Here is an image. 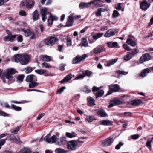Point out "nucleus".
Segmentation results:
<instances>
[{
    "mask_svg": "<svg viewBox=\"0 0 153 153\" xmlns=\"http://www.w3.org/2000/svg\"><path fill=\"white\" fill-rule=\"evenodd\" d=\"M101 88V87L100 88H97L96 86H94L92 88V91L93 92H94L98 91L97 92L96 94V98L97 99L99 97H102L104 94V91L102 90H101L99 91V89Z\"/></svg>",
    "mask_w": 153,
    "mask_h": 153,
    "instance_id": "obj_6",
    "label": "nucleus"
},
{
    "mask_svg": "<svg viewBox=\"0 0 153 153\" xmlns=\"http://www.w3.org/2000/svg\"><path fill=\"white\" fill-rule=\"evenodd\" d=\"M104 34L102 33H99L96 35L93 36L92 38L93 39L95 40H97L98 38L102 37L103 35Z\"/></svg>",
    "mask_w": 153,
    "mask_h": 153,
    "instance_id": "obj_34",
    "label": "nucleus"
},
{
    "mask_svg": "<svg viewBox=\"0 0 153 153\" xmlns=\"http://www.w3.org/2000/svg\"><path fill=\"white\" fill-rule=\"evenodd\" d=\"M124 143L121 142H119L118 144L115 147V149L117 150H119L120 149V147L123 145Z\"/></svg>",
    "mask_w": 153,
    "mask_h": 153,
    "instance_id": "obj_55",
    "label": "nucleus"
},
{
    "mask_svg": "<svg viewBox=\"0 0 153 153\" xmlns=\"http://www.w3.org/2000/svg\"><path fill=\"white\" fill-rule=\"evenodd\" d=\"M87 100L88 101L89 105L92 106L95 105L94 99L91 97H88L87 98Z\"/></svg>",
    "mask_w": 153,
    "mask_h": 153,
    "instance_id": "obj_36",
    "label": "nucleus"
},
{
    "mask_svg": "<svg viewBox=\"0 0 153 153\" xmlns=\"http://www.w3.org/2000/svg\"><path fill=\"white\" fill-rule=\"evenodd\" d=\"M81 46L85 47L88 46V43L87 40L85 39L82 38V41L81 43Z\"/></svg>",
    "mask_w": 153,
    "mask_h": 153,
    "instance_id": "obj_44",
    "label": "nucleus"
},
{
    "mask_svg": "<svg viewBox=\"0 0 153 153\" xmlns=\"http://www.w3.org/2000/svg\"><path fill=\"white\" fill-rule=\"evenodd\" d=\"M114 139L109 137L102 141L101 145L103 147L108 146L111 145L113 142Z\"/></svg>",
    "mask_w": 153,
    "mask_h": 153,
    "instance_id": "obj_7",
    "label": "nucleus"
},
{
    "mask_svg": "<svg viewBox=\"0 0 153 153\" xmlns=\"http://www.w3.org/2000/svg\"><path fill=\"white\" fill-rule=\"evenodd\" d=\"M37 81V77H36V79H35L34 81L29 82L28 86L29 88H34L38 86L39 85V83L36 82Z\"/></svg>",
    "mask_w": 153,
    "mask_h": 153,
    "instance_id": "obj_24",
    "label": "nucleus"
},
{
    "mask_svg": "<svg viewBox=\"0 0 153 153\" xmlns=\"http://www.w3.org/2000/svg\"><path fill=\"white\" fill-rule=\"evenodd\" d=\"M17 72V71L15 70L12 68L7 69L6 70L5 76H1V79L4 83H6L5 79V77L9 81H12L13 79L12 75L14 74Z\"/></svg>",
    "mask_w": 153,
    "mask_h": 153,
    "instance_id": "obj_1",
    "label": "nucleus"
},
{
    "mask_svg": "<svg viewBox=\"0 0 153 153\" xmlns=\"http://www.w3.org/2000/svg\"><path fill=\"white\" fill-rule=\"evenodd\" d=\"M6 32L7 34V36H5L4 37V39H6L8 38L9 36L11 34H12L11 32L8 30H6Z\"/></svg>",
    "mask_w": 153,
    "mask_h": 153,
    "instance_id": "obj_60",
    "label": "nucleus"
},
{
    "mask_svg": "<svg viewBox=\"0 0 153 153\" xmlns=\"http://www.w3.org/2000/svg\"><path fill=\"white\" fill-rule=\"evenodd\" d=\"M87 57V55L86 54H84L82 56L78 55L73 59L72 63L74 64L78 63L84 60Z\"/></svg>",
    "mask_w": 153,
    "mask_h": 153,
    "instance_id": "obj_5",
    "label": "nucleus"
},
{
    "mask_svg": "<svg viewBox=\"0 0 153 153\" xmlns=\"http://www.w3.org/2000/svg\"><path fill=\"white\" fill-rule=\"evenodd\" d=\"M151 68H146L143 70L140 73L141 77H144L146 76L147 74L151 71Z\"/></svg>",
    "mask_w": 153,
    "mask_h": 153,
    "instance_id": "obj_29",
    "label": "nucleus"
},
{
    "mask_svg": "<svg viewBox=\"0 0 153 153\" xmlns=\"http://www.w3.org/2000/svg\"><path fill=\"white\" fill-rule=\"evenodd\" d=\"M91 5V2L88 3L81 2L79 4V7L81 9H84L85 8H88L90 7Z\"/></svg>",
    "mask_w": 153,
    "mask_h": 153,
    "instance_id": "obj_18",
    "label": "nucleus"
},
{
    "mask_svg": "<svg viewBox=\"0 0 153 153\" xmlns=\"http://www.w3.org/2000/svg\"><path fill=\"white\" fill-rule=\"evenodd\" d=\"M56 153H66L67 151L61 148H57L55 150Z\"/></svg>",
    "mask_w": 153,
    "mask_h": 153,
    "instance_id": "obj_46",
    "label": "nucleus"
},
{
    "mask_svg": "<svg viewBox=\"0 0 153 153\" xmlns=\"http://www.w3.org/2000/svg\"><path fill=\"white\" fill-rule=\"evenodd\" d=\"M100 123L101 125L105 126H110L112 125V122L109 120H104L100 121Z\"/></svg>",
    "mask_w": 153,
    "mask_h": 153,
    "instance_id": "obj_28",
    "label": "nucleus"
},
{
    "mask_svg": "<svg viewBox=\"0 0 153 153\" xmlns=\"http://www.w3.org/2000/svg\"><path fill=\"white\" fill-rule=\"evenodd\" d=\"M58 39L55 36H49L44 39V43L47 45L52 46L54 45Z\"/></svg>",
    "mask_w": 153,
    "mask_h": 153,
    "instance_id": "obj_2",
    "label": "nucleus"
},
{
    "mask_svg": "<svg viewBox=\"0 0 153 153\" xmlns=\"http://www.w3.org/2000/svg\"><path fill=\"white\" fill-rule=\"evenodd\" d=\"M47 11V9L46 8L42 9L40 11V14L41 15H46Z\"/></svg>",
    "mask_w": 153,
    "mask_h": 153,
    "instance_id": "obj_51",
    "label": "nucleus"
},
{
    "mask_svg": "<svg viewBox=\"0 0 153 153\" xmlns=\"http://www.w3.org/2000/svg\"><path fill=\"white\" fill-rule=\"evenodd\" d=\"M24 77V74H20L18 75L16 77V82L18 83H21L23 82Z\"/></svg>",
    "mask_w": 153,
    "mask_h": 153,
    "instance_id": "obj_32",
    "label": "nucleus"
},
{
    "mask_svg": "<svg viewBox=\"0 0 153 153\" xmlns=\"http://www.w3.org/2000/svg\"><path fill=\"white\" fill-rule=\"evenodd\" d=\"M77 146V143L75 140H73L68 142V149L72 150L75 149L76 146Z\"/></svg>",
    "mask_w": 153,
    "mask_h": 153,
    "instance_id": "obj_13",
    "label": "nucleus"
},
{
    "mask_svg": "<svg viewBox=\"0 0 153 153\" xmlns=\"http://www.w3.org/2000/svg\"><path fill=\"white\" fill-rule=\"evenodd\" d=\"M82 91L86 93H89L91 91L90 89L87 86H85L84 88H82Z\"/></svg>",
    "mask_w": 153,
    "mask_h": 153,
    "instance_id": "obj_56",
    "label": "nucleus"
},
{
    "mask_svg": "<svg viewBox=\"0 0 153 153\" xmlns=\"http://www.w3.org/2000/svg\"><path fill=\"white\" fill-rule=\"evenodd\" d=\"M152 141L151 140H148L146 143V146L148 148H151L152 147Z\"/></svg>",
    "mask_w": 153,
    "mask_h": 153,
    "instance_id": "obj_58",
    "label": "nucleus"
},
{
    "mask_svg": "<svg viewBox=\"0 0 153 153\" xmlns=\"http://www.w3.org/2000/svg\"><path fill=\"white\" fill-rule=\"evenodd\" d=\"M22 55V54H19L15 55L14 56L15 61L16 62H20V63Z\"/></svg>",
    "mask_w": 153,
    "mask_h": 153,
    "instance_id": "obj_30",
    "label": "nucleus"
},
{
    "mask_svg": "<svg viewBox=\"0 0 153 153\" xmlns=\"http://www.w3.org/2000/svg\"><path fill=\"white\" fill-rule=\"evenodd\" d=\"M74 13L71 14L68 18V27L72 26L74 23Z\"/></svg>",
    "mask_w": 153,
    "mask_h": 153,
    "instance_id": "obj_14",
    "label": "nucleus"
},
{
    "mask_svg": "<svg viewBox=\"0 0 153 153\" xmlns=\"http://www.w3.org/2000/svg\"><path fill=\"white\" fill-rule=\"evenodd\" d=\"M102 0H93L90 2L91 4H94V5L96 7H100L103 6L102 4H100L99 2H102Z\"/></svg>",
    "mask_w": 153,
    "mask_h": 153,
    "instance_id": "obj_20",
    "label": "nucleus"
},
{
    "mask_svg": "<svg viewBox=\"0 0 153 153\" xmlns=\"http://www.w3.org/2000/svg\"><path fill=\"white\" fill-rule=\"evenodd\" d=\"M36 76L33 74L27 76L26 78V81L28 82H31L36 79Z\"/></svg>",
    "mask_w": 153,
    "mask_h": 153,
    "instance_id": "obj_26",
    "label": "nucleus"
},
{
    "mask_svg": "<svg viewBox=\"0 0 153 153\" xmlns=\"http://www.w3.org/2000/svg\"><path fill=\"white\" fill-rule=\"evenodd\" d=\"M143 102L140 99L134 100H133L128 101L127 102V105L131 104L133 106H136L139 105L140 104H143Z\"/></svg>",
    "mask_w": 153,
    "mask_h": 153,
    "instance_id": "obj_11",
    "label": "nucleus"
},
{
    "mask_svg": "<svg viewBox=\"0 0 153 153\" xmlns=\"http://www.w3.org/2000/svg\"><path fill=\"white\" fill-rule=\"evenodd\" d=\"M97 115L101 117H105L108 116L106 113L105 110L102 109H99L98 110Z\"/></svg>",
    "mask_w": 153,
    "mask_h": 153,
    "instance_id": "obj_16",
    "label": "nucleus"
},
{
    "mask_svg": "<svg viewBox=\"0 0 153 153\" xmlns=\"http://www.w3.org/2000/svg\"><path fill=\"white\" fill-rule=\"evenodd\" d=\"M17 36V35H13L11 34L8 37V38L6 39H4L5 42L10 41L11 42H13L14 41V39H15Z\"/></svg>",
    "mask_w": 153,
    "mask_h": 153,
    "instance_id": "obj_31",
    "label": "nucleus"
},
{
    "mask_svg": "<svg viewBox=\"0 0 153 153\" xmlns=\"http://www.w3.org/2000/svg\"><path fill=\"white\" fill-rule=\"evenodd\" d=\"M22 30L25 33V35L26 37L29 36L32 34V32L29 29L26 30L25 29H23Z\"/></svg>",
    "mask_w": 153,
    "mask_h": 153,
    "instance_id": "obj_33",
    "label": "nucleus"
},
{
    "mask_svg": "<svg viewBox=\"0 0 153 153\" xmlns=\"http://www.w3.org/2000/svg\"><path fill=\"white\" fill-rule=\"evenodd\" d=\"M120 16L119 12L117 10H114L113 11L112 16L113 18H116Z\"/></svg>",
    "mask_w": 153,
    "mask_h": 153,
    "instance_id": "obj_48",
    "label": "nucleus"
},
{
    "mask_svg": "<svg viewBox=\"0 0 153 153\" xmlns=\"http://www.w3.org/2000/svg\"><path fill=\"white\" fill-rule=\"evenodd\" d=\"M49 17L51 19V22H50V19L48 18V22L49 25H51L52 24L53 21L57 20L58 19V18L56 16H53L51 13H50Z\"/></svg>",
    "mask_w": 153,
    "mask_h": 153,
    "instance_id": "obj_25",
    "label": "nucleus"
},
{
    "mask_svg": "<svg viewBox=\"0 0 153 153\" xmlns=\"http://www.w3.org/2000/svg\"><path fill=\"white\" fill-rule=\"evenodd\" d=\"M132 114V113L130 112H125L124 113V115H122L121 117H123L124 116L128 117H130L131 116V114Z\"/></svg>",
    "mask_w": 153,
    "mask_h": 153,
    "instance_id": "obj_61",
    "label": "nucleus"
},
{
    "mask_svg": "<svg viewBox=\"0 0 153 153\" xmlns=\"http://www.w3.org/2000/svg\"><path fill=\"white\" fill-rule=\"evenodd\" d=\"M115 8L118 10H120L122 8L121 3H118L115 5Z\"/></svg>",
    "mask_w": 153,
    "mask_h": 153,
    "instance_id": "obj_57",
    "label": "nucleus"
},
{
    "mask_svg": "<svg viewBox=\"0 0 153 153\" xmlns=\"http://www.w3.org/2000/svg\"><path fill=\"white\" fill-rule=\"evenodd\" d=\"M116 33V31L115 29H110L107 31L105 34L104 36L106 37H109L114 35Z\"/></svg>",
    "mask_w": 153,
    "mask_h": 153,
    "instance_id": "obj_15",
    "label": "nucleus"
},
{
    "mask_svg": "<svg viewBox=\"0 0 153 153\" xmlns=\"http://www.w3.org/2000/svg\"><path fill=\"white\" fill-rule=\"evenodd\" d=\"M110 89L114 92L118 91L120 89L119 86L117 84L111 85L109 86Z\"/></svg>",
    "mask_w": 153,
    "mask_h": 153,
    "instance_id": "obj_23",
    "label": "nucleus"
},
{
    "mask_svg": "<svg viewBox=\"0 0 153 153\" xmlns=\"http://www.w3.org/2000/svg\"><path fill=\"white\" fill-rule=\"evenodd\" d=\"M66 89V87L65 86L61 87L59 89L57 90L56 92V94H61L65 89Z\"/></svg>",
    "mask_w": 153,
    "mask_h": 153,
    "instance_id": "obj_53",
    "label": "nucleus"
},
{
    "mask_svg": "<svg viewBox=\"0 0 153 153\" xmlns=\"http://www.w3.org/2000/svg\"><path fill=\"white\" fill-rule=\"evenodd\" d=\"M139 51L138 49L137 48H137H135L133 50H132L131 51V52H127V53L129 54H131L132 56H133L134 55L138 53L139 52Z\"/></svg>",
    "mask_w": 153,
    "mask_h": 153,
    "instance_id": "obj_39",
    "label": "nucleus"
},
{
    "mask_svg": "<svg viewBox=\"0 0 153 153\" xmlns=\"http://www.w3.org/2000/svg\"><path fill=\"white\" fill-rule=\"evenodd\" d=\"M33 19V21L38 20L39 19V14L37 10H36L32 13Z\"/></svg>",
    "mask_w": 153,
    "mask_h": 153,
    "instance_id": "obj_27",
    "label": "nucleus"
},
{
    "mask_svg": "<svg viewBox=\"0 0 153 153\" xmlns=\"http://www.w3.org/2000/svg\"><path fill=\"white\" fill-rule=\"evenodd\" d=\"M151 58V56L150 55L146 53L143 55L140 58L139 61L141 63H143L146 61L150 60Z\"/></svg>",
    "mask_w": 153,
    "mask_h": 153,
    "instance_id": "obj_12",
    "label": "nucleus"
},
{
    "mask_svg": "<svg viewBox=\"0 0 153 153\" xmlns=\"http://www.w3.org/2000/svg\"><path fill=\"white\" fill-rule=\"evenodd\" d=\"M77 134H76L74 132H72L71 133L68 132L67 137L69 138H74L76 136Z\"/></svg>",
    "mask_w": 153,
    "mask_h": 153,
    "instance_id": "obj_42",
    "label": "nucleus"
},
{
    "mask_svg": "<svg viewBox=\"0 0 153 153\" xmlns=\"http://www.w3.org/2000/svg\"><path fill=\"white\" fill-rule=\"evenodd\" d=\"M42 67L46 68H48L51 67V66L49 65L48 63L45 62L43 63L42 64Z\"/></svg>",
    "mask_w": 153,
    "mask_h": 153,
    "instance_id": "obj_62",
    "label": "nucleus"
},
{
    "mask_svg": "<svg viewBox=\"0 0 153 153\" xmlns=\"http://www.w3.org/2000/svg\"><path fill=\"white\" fill-rule=\"evenodd\" d=\"M117 60V59H114L110 60L107 61V66H110L111 65L114 64L116 62Z\"/></svg>",
    "mask_w": 153,
    "mask_h": 153,
    "instance_id": "obj_41",
    "label": "nucleus"
},
{
    "mask_svg": "<svg viewBox=\"0 0 153 153\" xmlns=\"http://www.w3.org/2000/svg\"><path fill=\"white\" fill-rule=\"evenodd\" d=\"M20 126H19L17 127L14 130L12 131V133H14L15 134H17L18 131L20 130Z\"/></svg>",
    "mask_w": 153,
    "mask_h": 153,
    "instance_id": "obj_59",
    "label": "nucleus"
},
{
    "mask_svg": "<svg viewBox=\"0 0 153 153\" xmlns=\"http://www.w3.org/2000/svg\"><path fill=\"white\" fill-rule=\"evenodd\" d=\"M66 138L65 137H61L59 140L58 141V144L59 145H62L65 143V142Z\"/></svg>",
    "mask_w": 153,
    "mask_h": 153,
    "instance_id": "obj_40",
    "label": "nucleus"
},
{
    "mask_svg": "<svg viewBox=\"0 0 153 153\" xmlns=\"http://www.w3.org/2000/svg\"><path fill=\"white\" fill-rule=\"evenodd\" d=\"M123 48L127 51H129L130 50V48L128 45L126 44H124L123 45Z\"/></svg>",
    "mask_w": 153,
    "mask_h": 153,
    "instance_id": "obj_64",
    "label": "nucleus"
},
{
    "mask_svg": "<svg viewBox=\"0 0 153 153\" xmlns=\"http://www.w3.org/2000/svg\"><path fill=\"white\" fill-rule=\"evenodd\" d=\"M11 108L18 111L22 110V108L21 107L17 106L13 104L12 105Z\"/></svg>",
    "mask_w": 153,
    "mask_h": 153,
    "instance_id": "obj_47",
    "label": "nucleus"
},
{
    "mask_svg": "<svg viewBox=\"0 0 153 153\" xmlns=\"http://www.w3.org/2000/svg\"><path fill=\"white\" fill-rule=\"evenodd\" d=\"M29 2V0H22L20 4V7L24 8L25 7L27 9L32 8L34 5L35 2L33 1H32L31 4H30Z\"/></svg>",
    "mask_w": 153,
    "mask_h": 153,
    "instance_id": "obj_3",
    "label": "nucleus"
},
{
    "mask_svg": "<svg viewBox=\"0 0 153 153\" xmlns=\"http://www.w3.org/2000/svg\"><path fill=\"white\" fill-rule=\"evenodd\" d=\"M147 0H143L140 4V8L143 10H146L150 6V2L149 0H148V1Z\"/></svg>",
    "mask_w": 153,
    "mask_h": 153,
    "instance_id": "obj_8",
    "label": "nucleus"
},
{
    "mask_svg": "<svg viewBox=\"0 0 153 153\" xmlns=\"http://www.w3.org/2000/svg\"><path fill=\"white\" fill-rule=\"evenodd\" d=\"M94 120L95 119L94 116H88L85 119V121L88 122H91Z\"/></svg>",
    "mask_w": 153,
    "mask_h": 153,
    "instance_id": "obj_43",
    "label": "nucleus"
},
{
    "mask_svg": "<svg viewBox=\"0 0 153 153\" xmlns=\"http://www.w3.org/2000/svg\"><path fill=\"white\" fill-rule=\"evenodd\" d=\"M29 59L30 56L29 55L23 54L22 56V58H21L20 61V63L22 65H26L28 63Z\"/></svg>",
    "mask_w": 153,
    "mask_h": 153,
    "instance_id": "obj_9",
    "label": "nucleus"
},
{
    "mask_svg": "<svg viewBox=\"0 0 153 153\" xmlns=\"http://www.w3.org/2000/svg\"><path fill=\"white\" fill-rule=\"evenodd\" d=\"M116 72L119 76L121 75H125L128 74V72H126L123 71L117 70L116 71Z\"/></svg>",
    "mask_w": 153,
    "mask_h": 153,
    "instance_id": "obj_50",
    "label": "nucleus"
},
{
    "mask_svg": "<svg viewBox=\"0 0 153 153\" xmlns=\"http://www.w3.org/2000/svg\"><path fill=\"white\" fill-rule=\"evenodd\" d=\"M131 56V55L129 54L125 55L123 57L124 60L126 61L129 60L132 58Z\"/></svg>",
    "mask_w": 153,
    "mask_h": 153,
    "instance_id": "obj_49",
    "label": "nucleus"
},
{
    "mask_svg": "<svg viewBox=\"0 0 153 153\" xmlns=\"http://www.w3.org/2000/svg\"><path fill=\"white\" fill-rule=\"evenodd\" d=\"M0 116L4 117H9L10 114L0 109Z\"/></svg>",
    "mask_w": 153,
    "mask_h": 153,
    "instance_id": "obj_54",
    "label": "nucleus"
},
{
    "mask_svg": "<svg viewBox=\"0 0 153 153\" xmlns=\"http://www.w3.org/2000/svg\"><path fill=\"white\" fill-rule=\"evenodd\" d=\"M41 59L42 61L45 62H49L51 60V57L47 55L43 56L42 57Z\"/></svg>",
    "mask_w": 153,
    "mask_h": 153,
    "instance_id": "obj_38",
    "label": "nucleus"
},
{
    "mask_svg": "<svg viewBox=\"0 0 153 153\" xmlns=\"http://www.w3.org/2000/svg\"><path fill=\"white\" fill-rule=\"evenodd\" d=\"M50 134H48L44 138V140L48 143H56L57 139L56 135H53L51 137Z\"/></svg>",
    "mask_w": 153,
    "mask_h": 153,
    "instance_id": "obj_4",
    "label": "nucleus"
},
{
    "mask_svg": "<svg viewBox=\"0 0 153 153\" xmlns=\"http://www.w3.org/2000/svg\"><path fill=\"white\" fill-rule=\"evenodd\" d=\"M84 77V76L83 75V74H80L77 76L74 79V80H78L79 79H83Z\"/></svg>",
    "mask_w": 153,
    "mask_h": 153,
    "instance_id": "obj_63",
    "label": "nucleus"
},
{
    "mask_svg": "<svg viewBox=\"0 0 153 153\" xmlns=\"http://www.w3.org/2000/svg\"><path fill=\"white\" fill-rule=\"evenodd\" d=\"M25 70L26 73L29 74L32 71L33 68L31 67H27L25 68Z\"/></svg>",
    "mask_w": 153,
    "mask_h": 153,
    "instance_id": "obj_52",
    "label": "nucleus"
},
{
    "mask_svg": "<svg viewBox=\"0 0 153 153\" xmlns=\"http://www.w3.org/2000/svg\"><path fill=\"white\" fill-rule=\"evenodd\" d=\"M92 73L91 71L87 70H84L82 71V73L84 75V77L85 76H88L90 77Z\"/></svg>",
    "mask_w": 153,
    "mask_h": 153,
    "instance_id": "obj_37",
    "label": "nucleus"
},
{
    "mask_svg": "<svg viewBox=\"0 0 153 153\" xmlns=\"http://www.w3.org/2000/svg\"><path fill=\"white\" fill-rule=\"evenodd\" d=\"M107 45L108 47L110 48H118L119 47L118 46L117 42H108Z\"/></svg>",
    "mask_w": 153,
    "mask_h": 153,
    "instance_id": "obj_19",
    "label": "nucleus"
},
{
    "mask_svg": "<svg viewBox=\"0 0 153 153\" xmlns=\"http://www.w3.org/2000/svg\"><path fill=\"white\" fill-rule=\"evenodd\" d=\"M47 71L42 69L36 70L35 71L36 73L39 75H42L46 72Z\"/></svg>",
    "mask_w": 153,
    "mask_h": 153,
    "instance_id": "obj_45",
    "label": "nucleus"
},
{
    "mask_svg": "<svg viewBox=\"0 0 153 153\" xmlns=\"http://www.w3.org/2000/svg\"><path fill=\"white\" fill-rule=\"evenodd\" d=\"M128 37V39L127 40L126 43L131 46H135L136 45V43L134 41V37L131 35H129Z\"/></svg>",
    "mask_w": 153,
    "mask_h": 153,
    "instance_id": "obj_10",
    "label": "nucleus"
},
{
    "mask_svg": "<svg viewBox=\"0 0 153 153\" xmlns=\"http://www.w3.org/2000/svg\"><path fill=\"white\" fill-rule=\"evenodd\" d=\"M120 101L118 99H114L111 101L109 103L108 107H112L114 106L118 105L120 103Z\"/></svg>",
    "mask_w": 153,
    "mask_h": 153,
    "instance_id": "obj_17",
    "label": "nucleus"
},
{
    "mask_svg": "<svg viewBox=\"0 0 153 153\" xmlns=\"http://www.w3.org/2000/svg\"><path fill=\"white\" fill-rule=\"evenodd\" d=\"M6 139L9 140L11 141L16 140V141L20 142V140L19 137H18V139L16 138L15 136L12 134H10L9 135L7 136L6 137Z\"/></svg>",
    "mask_w": 153,
    "mask_h": 153,
    "instance_id": "obj_22",
    "label": "nucleus"
},
{
    "mask_svg": "<svg viewBox=\"0 0 153 153\" xmlns=\"http://www.w3.org/2000/svg\"><path fill=\"white\" fill-rule=\"evenodd\" d=\"M31 152L30 149L26 148H23L19 151V153H30Z\"/></svg>",
    "mask_w": 153,
    "mask_h": 153,
    "instance_id": "obj_35",
    "label": "nucleus"
},
{
    "mask_svg": "<svg viewBox=\"0 0 153 153\" xmlns=\"http://www.w3.org/2000/svg\"><path fill=\"white\" fill-rule=\"evenodd\" d=\"M105 49L102 46H98L95 48L93 50V53L96 54H98L105 51Z\"/></svg>",
    "mask_w": 153,
    "mask_h": 153,
    "instance_id": "obj_21",
    "label": "nucleus"
}]
</instances>
